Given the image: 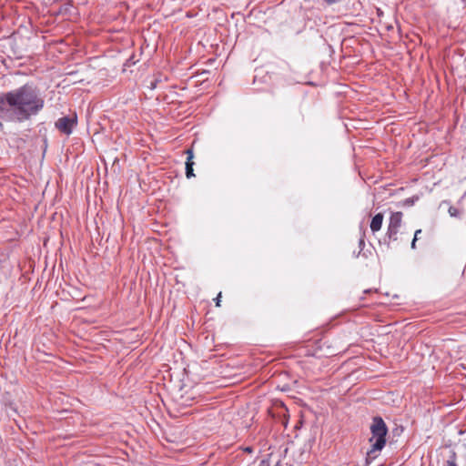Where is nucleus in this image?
<instances>
[{
	"instance_id": "39448f33",
	"label": "nucleus",
	"mask_w": 466,
	"mask_h": 466,
	"mask_svg": "<svg viewBox=\"0 0 466 466\" xmlns=\"http://www.w3.org/2000/svg\"><path fill=\"white\" fill-rule=\"evenodd\" d=\"M186 153L187 155V161H186V176L187 178H190V177H195L194 170H193L194 162L192 161V159L194 157V154H193L192 149H187Z\"/></svg>"
},
{
	"instance_id": "1a4fd4ad",
	"label": "nucleus",
	"mask_w": 466,
	"mask_h": 466,
	"mask_svg": "<svg viewBox=\"0 0 466 466\" xmlns=\"http://www.w3.org/2000/svg\"><path fill=\"white\" fill-rule=\"evenodd\" d=\"M220 298H221V293H219L216 299V306L217 307H219L220 306Z\"/></svg>"
},
{
	"instance_id": "f03ea898",
	"label": "nucleus",
	"mask_w": 466,
	"mask_h": 466,
	"mask_svg": "<svg viewBox=\"0 0 466 466\" xmlns=\"http://www.w3.org/2000/svg\"><path fill=\"white\" fill-rule=\"evenodd\" d=\"M370 429L371 432V437L369 440L370 449L367 451L366 464H370L379 456L386 444V435L388 433L386 423L380 417L373 418Z\"/></svg>"
},
{
	"instance_id": "f8f14e48",
	"label": "nucleus",
	"mask_w": 466,
	"mask_h": 466,
	"mask_svg": "<svg viewBox=\"0 0 466 466\" xmlns=\"http://www.w3.org/2000/svg\"><path fill=\"white\" fill-rule=\"evenodd\" d=\"M420 233H421V229L416 230L415 233H414V238H418V236H420Z\"/></svg>"
},
{
	"instance_id": "ddd939ff",
	"label": "nucleus",
	"mask_w": 466,
	"mask_h": 466,
	"mask_svg": "<svg viewBox=\"0 0 466 466\" xmlns=\"http://www.w3.org/2000/svg\"><path fill=\"white\" fill-rule=\"evenodd\" d=\"M360 245H363V244H364L363 239H360Z\"/></svg>"
},
{
	"instance_id": "423d86ee",
	"label": "nucleus",
	"mask_w": 466,
	"mask_h": 466,
	"mask_svg": "<svg viewBox=\"0 0 466 466\" xmlns=\"http://www.w3.org/2000/svg\"><path fill=\"white\" fill-rule=\"evenodd\" d=\"M383 218L384 217L382 213H378L372 218L370 222V230L373 233L380 230L383 222Z\"/></svg>"
},
{
	"instance_id": "7ed1b4c3",
	"label": "nucleus",
	"mask_w": 466,
	"mask_h": 466,
	"mask_svg": "<svg viewBox=\"0 0 466 466\" xmlns=\"http://www.w3.org/2000/svg\"><path fill=\"white\" fill-rule=\"evenodd\" d=\"M76 116H66L58 118L56 122V127L66 135H70L76 125Z\"/></svg>"
},
{
	"instance_id": "f257e3e1",
	"label": "nucleus",
	"mask_w": 466,
	"mask_h": 466,
	"mask_svg": "<svg viewBox=\"0 0 466 466\" xmlns=\"http://www.w3.org/2000/svg\"><path fill=\"white\" fill-rule=\"evenodd\" d=\"M45 99L39 89L25 84L0 96V127L2 121L28 120L44 107Z\"/></svg>"
},
{
	"instance_id": "0eeeda50",
	"label": "nucleus",
	"mask_w": 466,
	"mask_h": 466,
	"mask_svg": "<svg viewBox=\"0 0 466 466\" xmlns=\"http://www.w3.org/2000/svg\"><path fill=\"white\" fill-rule=\"evenodd\" d=\"M449 214H450L451 217H455L456 218V217H459L460 212H459V210L456 208L450 207Z\"/></svg>"
},
{
	"instance_id": "9d476101",
	"label": "nucleus",
	"mask_w": 466,
	"mask_h": 466,
	"mask_svg": "<svg viewBox=\"0 0 466 466\" xmlns=\"http://www.w3.org/2000/svg\"><path fill=\"white\" fill-rule=\"evenodd\" d=\"M416 241H417V238H413L412 241H411V248H416Z\"/></svg>"
},
{
	"instance_id": "9b49d317",
	"label": "nucleus",
	"mask_w": 466,
	"mask_h": 466,
	"mask_svg": "<svg viewBox=\"0 0 466 466\" xmlns=\"http://www.w3.org/2000/svg\"><path fill=\"white\" fill-rule=\"evenodd\" d=\"M328 4L331 5V4H335V3H338L339 2L340 0H325Z\"/></svg>"
},
{
	"instance_id": "6e6552de",
	"label": "nucleus",
	"mask_w": 466,
	"mask_h": 466,
	"mask_svg": "<svg viewBox=\"0 0 466 466\" xmlns=\"http://www.w3.org/2000/svg\"><path fill=\"white\" fill-rule=\"evenodd\" d=\"M445 466H458V465L456 464V462L453 460H449V461H447Z\"/></svg>"
},
{
	"instance_id": "20e7f679",
	"label": "nucleus",
	"mask_w": 466,
	"mask_h": 466,
	"mask_svg": "<svg viewBox=\"0 0 466 466\" xmlns=\"http://www.w3.org/2000/svg\"><path fill=\"white\" fill-rule=\"evenodd\" d=\"M402 221V213L401 212H393L390 218V222L388 225L387 235L390 239L397 240V235L399 232V228L401 226Z\"/></svg>"
}]
</instances>
